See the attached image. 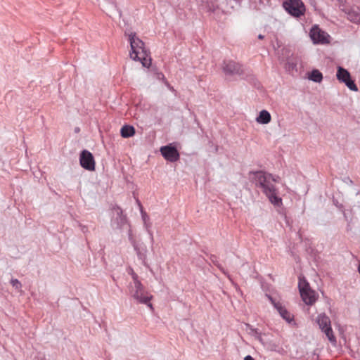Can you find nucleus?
Wrapping results in <instances>:
<instances>
[{
	"label": "nucleus",
	"instance_id": "f257e3e1",
	"mask_svg": "<svg viewBox=\"0 0 360 360\" xmlns=\"http://www.w3.org/2000/svg\"><path fill=\"white\" fill-rule=\"evenodd\" d=\"M248 178L257 188L261 190L271 203L277 207L282 205V198L279 196L278 188L276 186L281 180L278 176L259 170L250 171Z\"/></svg>",
	"mask_w": 360,
	"mask_h": 360
},
{
	"label": "nucleus",
	"instance_id": "f03ea898",
	"mask_svg": "<svg viewBox=\"0 0 360 360\" xmlns=\"http://www.w3.org/2000/svg\"><path fill=\"white\" fill-rule=\"evenodd\" d=\"M129 41L131 46L130 58L134 60L140 61L143 67L148 68L151 64V58L150 52L145 48L143 41L133 32L129 34Z\"/></svg>",
	"mask_w": 360,
	"mask_h": 360
},
{
	"label": "nucleus",
	"instance_id": "7ed1b4c3",
	"mask_svg": "<svg viewBox=\"0 0 360 360\" xmlns=\"http://www.w3.org/2000/svg\"><path fill=\"white\" fill-rule=\"evenodd\" d=\"M129 294L133 299L140 304L147 305L151 310L153 309L150 300L153 295L146 290L142 283H138L136 285H129Z\"/></svg>",
	"mask_w": 360,
	"mask_h": 360
},
{
	"label": "nucleus",
	"instance_id": "20e7f679",
	"mask_svg": "<svg viewBox=\"0 0 360 360\" xmlns=\"http://www.w3.org/2000/svg\"><path fill=\"white\" fill-rule=\"evenodd\" d=\"M299 291L303 302L307 305H312L316 300V292L313 290L304 277L299 278Z\"/></svg>",
	"mask_w": 360,
	"mask_h": 360
},
{
	"label": "nucleus",
	"instance_id": "39448f33",
	"mask_svg": "<svg viewBox=\"0 0 360 360\" xmlns=\"http://www.w3.org/2000/svg\"><path fill=\"white\" fill-rule=\"evenodd\" d=\"M316 321L319 325V328L323 333H325L328 340L332 344H335L336 338L331 328V322L330 318L325 313H321L317 316Z\"/></svg>",
	"mask_w": 360,
	"mask_h": 360
},
{
	"label": "nucleus",
	"instance_id": "423d86ee",
	"mask_svg": "<svg viewBox=\"0 0 360 360\" xmlns=\"http://www.w3.org/2000/svg\"><path fill=\"white\" fill-rule=\"evenodd\" d=\"M285 10L292 16L300 18L305 13L306 8L301 0H286L283 3Z\"/></svg>",
	"mask_w": 360,
	"mask_h": 360
},
{
	"label": "nucleus",
	"instance_id": "0eeeda50",
	"mask_svg": "<svg viewBox=\"0 0 360 360\" xmlns=\"http://www.w3.org/2000/svg\"><path fill=\"white\" fill-rule=\"evenodd\" d=\"M268 300L277 310L280 316L289 324L295 325L294 316L287 310L285 306L280 301H277L271 295H266Z\"/></svg>",
	"mask_w": 360,
	"mask_h": 360
},
{
	"label": "nucleus",
	"instance_id": "6e6552de",
	"mask_svg": "<svg viewBox=\"0 0 360 360\" xmlns=\"http://www.w3.org/2000/svg\"><path fill=\"white\" fill-rule=\"evenodd\" d=\"M337 79L342 83H344L348 89L352 91H357L358 87L354 80L351 79L350 73L347 70L342 67L338 66L336 73Z\"/></svg>",
	"mask_w": 360,
	"mask_h": 360
},
{
	"label": "nucleus",
	"instance_id": "1a4fd4ad",
	"mask_svg": "<svg viewBox=\"0 0 360 360\" xmlns=\"http://www.w3.org/2000/svg\"><path fill=\"white\" fill-rule=\"evenodd\" d=\"M112 212L111 226L115 229H122L127 223V217L123 214L122 210L118 206H114Z\"/></svg>",
	"mask_w": 360,
	"mask_h": 360
},
{
	"label": "nucleus",
	"instance_id": "9d476101",
	"mask_svg": "<svg viewBox=\"0 0 360 360\" xmlns=\"http://www.w3.org/2000/svg\"><path fill=\"white\" fill-rule=\"evenodd\" d=\"M222 69L226 75H240L243 73L242 65L233 60H224Z\"/></svg>",
	"mask_w": 360,
	"mask_h": 360
},
{
	"label": "nucleus",
	"instance_id": "9b49d317",
	"mask_svg": "<svg viewBox=\"0 0 360 360\" xmlns=\"http://www.w3.org/2000/svg\"><path fill=\"white\" fill-rule=\"evenodd\" d=\"M310 37L314 44H326L328 42L329 35L317 25H314L310 30Z\"/></svg>",
	"mask_w": 360,
	"mask_h": 360
},
{
	"label": "nucleus",
	"instance_id": "f8f14e48",
	"mask_svg": "<svg viewBox=\"0 0 360 360\" xmlns=\"http://www.w3.org/2000/svg\"><path fill=\"white\" fill-rule=\"evenodd\" d=\"M79 162L81 166L89 171L95 169V161L93 155L88 150L82 151L79 157Z\"/></svg>",
	"mask_w": 360,
	"mask_h": 360
},
{
	"label": "nucleus",
	"instance_id": "ddd939ff",
	"mask_svg": "<svg viewBox=\"0 0 360 360\" xmlns=\"http://www.w3.org/2000/svg\"><path fill=\"white\" fill-rule=\"evenodd\" d=\"M160 152L164 158L171 162H176L179 158V153L177 149L174 146H162L160 148Z\"/></svg>",
	"mask_w": 360,
	"mask_h": 360
},
{
	"label": "nucleus",
	"instance_id": "4468645a",
	"mask_svg": "<svg viewBox=\"0 0 360 360\" xmlns=\"http://www.w3.org/2000/svg\"><path fill=\"white\" fill-rule=\"evenodd\" d=\"M340 9L345 13L347 18L349 21L354 23L360 24V13L358 8H348L345 4Z\"/></svg>",
	"mask_w": 360,
	"mask_h": 360
},
{
	"label": "nucleus",
	"instance_id": "2eb2a0df",
	"mask_svg": "<svg viewBox=\"0 0 360 360\" xmlns=\"http://www.w3.org/2000/svg\"><path fill=\"white\" fill-rule=\"evenodd\" d=\"M136 202L138 203V205L140 208V211H141V218H142V220L144 223V226L146 229V231L148 233V234L150 235V240L152 243H153L154 241V239H153V233L151 232V231L150 230V223L148 222L149 221V217L148 215L143 211V207L140 202V201L139 200H136Z\"/></svg>",
	"mask_w": 360,
	"mask_h": 360
},
{
	"label": "nucleus",
	"instance_id": "dca6fc26",
	"mask_svg": "<svg viewBox=\"0 0 360 360\" xmlns=\"http://www.w3.org/2000/svg\"><path fill=\"white\" fill-rule=\"evenodd\" d=\"M134 248L136 252L138 258L141 260L143 264H146V252L147 249L146 247L143 244L139 245L135 243V241H132Z\"/></svg>",
	"mask_w": 360,
	"mask_h": 360
},
{
	"label": "nucleus",
	"instance_id": "f3484780",
	"mask_svg": "<svg viewBox=\"0 0 360 360\" xmlns=\"http://www.w3.org/2000/svg\"><path fill=\"white\" fill-rule=\"evenodd\" d=\"M271 114L266 110L260 111L259 116L256 118V121L259 124H266L271 122Z\"/></svg>",
	"mask_w": 360,
	"mask_h": 360
},
{
	"label": "nucleus",
	"instance_id": "a211bd4d",
	"mask_svg": "<svg viewBox=\"0 0 360 360\" xmlns=\"http://www.w3.org/2000/svg\"><path fill=\"white\" fill-rule=\"evenodd\" d=\"M120 134L122 137L129 138L134 135L135 129L132 126L124 125L121 128Z\"/></svg>",
	"mask_w": 360,
	"mask_h": 360
},
{
	"label": "nucleus",
	"instance_id": "6ab92c4d",
	"mask_svg": "<svg viewBox=\"0 0 360 360\" xmlns=\"http://www.w3.org/2000/svg\"><path fill=\"white\" fill-rule=\"evenodd\" d=\"M309 79L315 82H321L323 79L322 73L318 70H314L311 72Z\"/></svg>",
	"mask_w": 360,
	"mask_h": 360
},
{
	"label": "nucleus",
	"instance_id": "aec40b11",
	"mask_svg": "<svg viewBox=\"0 0 360 360\" xmlns=\"http://www.w3.org/2000/svg\"><path fill=\"white\" fill-rule=\"evenodd\" d=\"M129 274L131 275L132 279H133V285H136L138 283H141V282L139 279L138 275L133 271V269H130V271L129 272Z\"/></svg>",
	"mask_w": 360,
	"mask_h": 360
},
{
	"label": "nucleus",
	"instance_id": "412c9836",
	"mask_svg": "<svg viewBox=\"0 0 360 360\" xmlns=\"http://www.w3.org/2000/svg\"><path fill=\"white\" fill-rule=\"evenodd\" d=\"M129 274L131 275L132 279H133V285H136L138 283H141V282L139 279L138 275L133 271V269H130V271L129 272Z\"/></svg>",
	"mask_w": 360,
	"mask_h": 360
},
{
	"label": "nucleus",
	"instance_id": "4be33fe9",
	"mask_svg": "<svg viewBox=\"0 0 360 360\" xmlns=\"http://www.w3.org/2000/svg\"><path fill=\"white\" fill-rule=\"evenodd\" d=\"M129 274L131 275L132 279H133V285H136L138 283H141V282L139 279L138 275L133 271V269H130V271L129 272Z\"/></svg>",
	"mask_w": 360,
	"mask_h": 360
},
{
	"label": "nucleus",
	"instance_id": "5701e85b",
	"mask_svg": "<svg viewBox=\"0 0 360 360\" xmlns=\"http://www.w3.org/2000/svg\"><path fill=\"white\" fill-rule=\"evenodd\" d=\"M10 283L15 289L21 290L22 284L17 278H12Z\"/></svg>",
	"mask_w": 360,
	"mask_h": 360
},
{
	"label": "nucleus",
	"instance_id": "b1692460",
	"mask_svg": "<svg viewBox=\"0 0 360 360\" xmlns=\"http://www.w3.org/2000/svg\"><path fill=\"white\" fill-rule=\"evenodd\" d=\"M343 181L347 184H349V185H353V181L352 179H350L349 177H345L344 179H343Z\"/></svg>",
	"mask_w": 360,
	"mask_h": 360
},
{
	"label": "nucleus",
	"instance_id": "393cba45",
	"mask_svg": "<svg viewBox=\"0 0 360 360\" xmlns=\"http://www.w3.org/2000/svg\"><path fill=\"white\" fill-rule=\"evenodd\" d=\"M339 8H341L345 4V0H337Z\"/></svg>",
	"mask_w": 360,
	"mask_h": 360
},
{
	"label": "nucleus",
	"instance_id": "a878e982",
	"mask_svg": "<svg viewBox=\"0 0 360 360\" xmlns=\"http://www.w3.org/2000/svg\"><path fill=\"white\" fill-rule=\"evenodd\" d=\"M244 360H255L250 355H248L245 357Z\"/></svg>",
	"mask_w": 360,
	"mask_h": 360
},
{
	"label": "nucleus",
	"instance_id": "bb28decb",
	"mask_svg": "<svg viewBox=\"0 0 360 360\" xmlns=\"http://www.w3.org/2000/svg\"><path fill=\"white\" fill-rule=\"evenodd\" d=\"M252 331L254 334H256V335L260 334V333L259 332V330L257 329H252Z\"/></svg>",
	"mask_w": 360,
	"mask_h": 360
},
{
	"label": "nucleus",
	"instance_id": "cd10ccee",
	"mask_svg": "<svg viewBox=\"0 0 360 360\" xmlns=\"http://www.w3.org/2000/svg\"><path fill=\"white\" fill-rule=\"evenodd\" d=\"M216 265L220 269H221V271L224 272V274H226V273L224 271V270L221 267V266L218 264H216Z\"/></svg>",
	"mask_w": 360,
	"mask_h": 360
},
{
	"label": "nucleus",
	"instance_id": "c85d7f7f",
	"mask_svg": "<svg viewBox=\"0 0 360 360\" xmlns=\"http://www.w3.org/2000/svg\"><path fill=\"white\" fill-rule=\"evenodd\" d=\"M264 38V35H262V34H259L258 35V39H263Z\"/></svg>",
	"mask_w": 360,
	"mask_h": 360
},
{
	"label": "nucleus",
	"instance_id": "c756f323",
	"mask_svg": "<svg viewBox=\"0 0 360 360\" xmlns=\"http://www.w3.org/2000/svg\"><path fill=\"white\" fill-rule=\"evenodd\" d=\"M129 238L130 240H132L131 233L130 230L129 231Z\"/></svg>",
	"mask_w": 360,
	"mask_h": 360
}]
</instances>
